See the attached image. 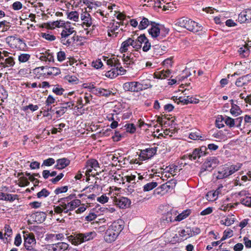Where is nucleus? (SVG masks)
Segmentation results:
<instances>
[{
	"label": "nucleus",
	"mask_w": 251,
	"mask_h": 251,
	"mask_svg": "<svg viewBox=\"0 0 251 251\" xmlns=\"http://www.w3.org/2000/svg\"><path fill=\"white\" fill-rule=\"evenodd\" d=\"M78 40L79 36L74 28L69 25H65L61 33V43L67 47H74Z\"/></svg>",
	"instance_id": "nucleus-1"
},
{
	"label": "nucleus",
	"mask_w": 251,
	"mask_h": 251,
	"mask_svg": "<svg viewBox=\"0 0 251 251\" xmlns=\"http://www.w3.org/2000/svg\"><path fill=\"white\" fill-rule=\"evenodd\" d=\"M124 227V222L121 219L113 222L108 227L105 232L104 240L106 242L111 243L114 241Z\"/></svg>",
	"instance_id": "nucleus-2"
},
{
	"label": "nucleus",
	"mask_w": 251,
	"mask_h": 251,
	"mask_svg": "<svg viewBox=\"0 0 251 251\" xmlns=\"http://www.w3.org/2000/svg\"><path fill=\"white\" fill-rule=\"evenodd\" d=\"M176 25L194 33H198L202 31L203 28L198 23L184 17L179 19L176 23Z\"/></svg>",
	"instance_id": "nucleus-3"
},
{
	"label": "nucleus",
	"mask_w": 251,
	"mask_h": 251,
	"mask_svg": "<svg viewBox=\"0 0 251 251\" xmlns=\"http://www.w3.org/2000/svg\"><path fill=\"white\" fill-rule=\"evenodd\" d=\"M242 166L241 164L236 165H225L219 168L216 178L218 179L227 177L238 171Z\"/></svg>",
	"instance_id": "nucleus-4"
},
{
	"label": "nucleus",
	"mask_w": 251,
	"mask_h": 251,
	"mask_svg": "<svg viewBox=\"0 0 251 251\" xmlns=\"http://www.w3.org/2000/svg\"><path fill=\"white\" fill-rule=\"evenodd\" d=\"M96 235L95 232H88L75 234L74 235L68 236V240L74 245H78L82 243L89 241L93 239Z\"/></svg>",
	"instance_id": "nucleus-5"
},
{
	"label": "nucleus",
	"mask_w": 251,
	"mask_h": 251,
	"mask_svg": "<svg viewBox=\"0 0 251 251\" xmlns=\"http://www.w3.org/2000/svg\"><path fill=\"white\" fill-rule=\"evenodd\" d=\"M151 26L149 33L152 38H157L158 40H163L169 33L168 29L159 25L153 23L151 24Z\"/></svg>",
	"instance_id": "nucleus-6"
},
{
	"label": "nucleus",
	"mask_w": 251,
	"mask_h": 251,
	"mask_svg": "<svg viewBox=\"0 0 251 251\" xmlns=\"http://www.w3.org/2000/svg\"><path fill=\"white\" fill-rule=\"evenodd\" d=\"M71 196L61 199L59 202L60 205L64 208V213H67L69 211H73L81 204L80 200L75 199L71 201Z\"/></svg>",
	"instance_id": "nucleus-7"
},
{
	"label": "nucleus",
	"mask_w": 251,
	"mask_h": 251,
	"mask_svg": "<svg viewBox=\"0 0 251 251\" xmlns=\"http://www.w3.org/2000/svg\"><path fill=\"white\" fill-rule=\"evenodd\" d=\"M220 163L218 159L214 156L207 158L202 165L200 172L202 175L205 171L211 172L214 168L216 167Z\"/></svg>",
	"instance_id": "nucleus-8"
},
{
	"label": "nucleus",
	"mask_w": 251,
	"mask_h": 251,
	"mask_svg": "<svg viewBox=\"0 0 251 251\" xmlns=\"http://www.w3.org/2000/svg\"><path fill=\"white\" fill-rule=\"evenodd\" d=\"M24 246L26 250H31L32 249L35 248L36 244L35 236L32 233L28 232H23Z\"/></svg>",
	"instance_id": "nucleus-9"
},
{
	"label": "nucleus",
	"mask_w": 251,
	"mask_h": 251,
	"mask_svg": "<svg viewBox=\"0 0 251 251\" xmlns=\"http://www.w3.org/2000/svg\"><path fill=\"white\" fill-rule=\"evenodd\" d=\"M121 24H124V21L118 22L113 21L108 26V35L110 37H115L117 36L122 29L120 28Z\"/></svg>",
	"instance_id": "nucleus-10"
},
{
	"label": "nucleus",
	"mask_w": 251,
	"mask_h": 251,
	"mask_svg": "<svg viewBox=\"0 0 251 251\" xmlns=\"http://www.w3.org/2000/svg\"><path fill=\"white\" fill-rule=\"evenodd\" d=\"M156 152L155 148H151L141 150L139 158L142 160H145L151 158Z\"/></svg>",
	"instance_id": "nucleus-11"
},
{
	"label": "nucleus",
	"mask_w": 251,
	"mask_h": 251,
	"mask_svg": "<svg viewBox=\"0 0 251 251\" xmlns=\"http://www.w3.org/2000/svg\"><path fill=\"white\" fill-rule=\"evenodd\" d=\"M79 18L82 21V25L86 27H90L93 24L91 16L86 10H81Z\"/></svg>",
	"instance_id": "nucleus-12"
},
{
	"label": "nucleus",
	"mask_w": 251,
	"mask_h": 251,
	"mask_svg": "<svg viewBox=\"0 0 251 251\" xmlns=\"http://www.w3.org/2000/svg\"><path fill=\"white\" fill-rule=\"evenodd\" d=\"M114 203L120 208H126L130 204V201L126 197H114L113 200Z\"/></svg>",
	"instance_id": "nucleus-13"
},
{
	"label": "nucleus",
	"mask_w": 251,
	"mask_h": 251,
	"mask_svg": "<svg viewBox=\"0 0 251 251\" xmlns=\"http://www.w3.org/2000/svg\"><path fill=\"white\" fill-rule=\"evenodd\" d=\"M91 93L99 97H108L112 93L109 89L98 88L93 86H92Z\"/></svg>",
	"instance_id": "nucleus-14"
},
{
	"label": "nucleus",
	"mask_w": 251,
	"mask_h": 251,
	"mask_svg": "<svg viewBox=\"0 0 251 251\" xmlns=\"http://www.w3.org/2000/svg\"><path fill=\"white\" fill-rule=\"evenodd\" d=\"M238 21L241 23L251 22V9H246L242 11L238 16Z\"/></svg>",
	"instance_id": "nucleus-15"
},
{
	"label": "nucleus",
	"mask_w": 251,
	"mask_h": 251,
	"mask_svg": "<svg viewBox=\"0 0 251 251\" xmlns=\"http://www.w3.org/2000/svg\"><path fill=\"white\" fill-rule=\"evenodd\" d=\"M139 85V82L137 81L127 82L123 84V89L126 91L137 92L140 91Z\"/></svg>",
	"instance_id": "nucleus-16"
},
{
	"label": "nucleus",
	"mask_w": 251,
	"mask_h": 251,
	"mask_svg": "<svg viewBox=\"0 0 251 251\" xmlns=\"http://www.w3.org/2000/svg\"><path fill=\"white\" fill-rule=\"evenodd\" d=\"M99 168V163L95 159H90L86 162V167L83 169H86L85 174H90L92 171H98Z\"/></svg>",
	"instance_id": "nucleus-17"
},
{
	"label": "nucleus",
	"mask_w": 251,
	"mask_h": 251,
	"mask_svg": "<svg viewBox=\"0 0 251 251\" xmlns=\"http://www.w3.org/2000/svg\"><path fill=\"white\" fill-rule=\"evenodd\" d=\"M206 149L205 147H201L200 148L195 149L191 154L189 155V158L191 160H195L199 158L206 154Z\"/></svg>",
	"instance_id": "nucleus-18"
},
{
	"label": "nucleus",
	"mask_w": 251,
	"mask_h": 251,
	"mask_svg": "<svg viewBox=\"0 0 251 251\" xmlns=\"http://www.w3.org/2000/svg\"><path fill=\"white\" fill-rule=\"evenodd\" d=\"M5 41L6 43L12 48H16L18 45H21L22 43L25 44L22 39L14 36H8L6 38Z\"/></svg>",
	"instance_id": "nucleus-19"
},
{
	"label": "nucleus",
	"mask_w": 251,
	"mask_h": 251,
	"mask_svg": "<svg viewBox=\"0 0 251 251\" xmlns=\"http://www.w3.org/2000/svg\"><path fill=\"white\" fill-rule=\"evenodd\" d=\"M126 72V70L120 65L118 69L112 68L111 70L108 71L106 74V76L112 78L119 75H124Z\"/></svg>",
	"instance_id": "nucleus-20"
},
{
	"label": "nucleus",
	"mask_w": 251,
	"mask_h": 251,
	"mask_svg": "<svg viewBox=\"0 0 251 251\" xmlns=\"http://www.w3.org/2000/svg\"><path fill=\"white\" fill-rule=\"evenodd\" d=\"M177 100H178V101H177L178 103L179 102H182L186 104L198 102V100L190 96L179 97L178 99L177 98H176L175 99H174V100L175 101H176Z\"/></svg>",
	"instance_id": "nucleus-21"
},
{
	"label": "nucleus",
	"mask_w": 251,
	"mask_h": 251,
	"mask_svg": "<svg viewBox=\"0 0 251 251\" xmlns=\"http://www.w3.org/2000/svg\"><path fill=\"white\" fill-rule=\"evenodd\" d=\"M141 42V46L142 47L143 51L147 52L150 49H151L152 46L151 43L149 42L148 39L145 36L144 34L139 36V40Z\"/></svg>",
	"instance_id": "nucleus-22"
},
{
	"label": "nucleus",
	"mask_w": 251,
	"mask_h": 251,
	"mask_svg": "<svg viewBox=\"0 0 251 251\" xmlns=\"http://www.w3.org/2000/svg\"><path fill=\"white\" fill-rule=\"evenodd\" d=\"M10 53L8 52V55L3 57L1 60V66L3 68L13 67L15 64V61L13 57L9 56Z\"/></svg>",
	"instance_id": "nucleus-23"
},
{
	"label": "nucleus",
	"mask_w": 251,
	"mask_h": 251,
	"mask_svg": "<svg viewBox=\"0 0 251 251\" xmlns=\"http://www.w3.org/2000/svg\"><path fill=\"white\" fill-rule=\"evenodd\" d=\"M167 48L164 46L159 44H154L152 46L151 50L153 55H161L164 53Z\"/></svg>",
	"instance_id": "nucleus-24"
},
{
	"label": "nucleus",
	"mask_w": 251,
	"mask_h": 251,
	"mask_svg": "<svg viewBox=\"0 0 251 251\" xmlns=\"http://www.w3.org/2000/svg\"><path fill=\"white\" fill-rule=\"evenodd\" d=\"M38 58L41 61L46 62L50 63L54 61L53 55L49 52V50L40 53Z\"/></svg>",
	"instance_id": "nucleus-25"
},
{
	"label": "nucleus",
	"mask_w": 251,
	"mask_h": 251,
	"mask_svg": "<svg viewBox=\"0 0 251 251\" xmlns=\"http://www.w3.org/2000/svg\"><path fill=\"white\" fill-rule=\"evenodd\" d=\"M46 67H40L35 68L33 70V73L35 77L40 79L42 77H45L47 75Z\"/></svg>",
	"instance_id": "nucleus-26"
},
{
	"label": "nucleus",
	"mask_w": 251,
	"mask_h": 251,
	"mask_svg": "<svg viewBox=\"0 0 251 251\" xmlns=\"http://www.w3.org/2000/svg\"><path fill=\"white\" fill-rule=\"evenodd\" d=\"M171 72L170 70H163L161 71H156L153 74L154 78L157 79H165L170 76Z\"/></svg>",
	"instance_id": "nucleus-27"
},
{
	"label": "nucleus",
	"mask_w": 251,
	"mask_h": 251,
	"mask_svg": "<svg viewBox=\"0 0 251 251\" xmlns=\"http://www.w3.org/2000/svg\"><path fill=\"white\" fill-rule=\"evenodd\" d=\"M104 61L106 62L107 65L111 67H113V68H116L118 69L120 65L119 60L115 57L110 58L107 57L104 59Z\"/></svg>",
	"instance_id": "nucleus-28"
},
{
	"label": "nucleus",
	"mask_w": 251,
	"mask_h": 251,
	"mask_svg": "<svg viewBox=\"0 0 251 251\" xmlns=\"http://www.w3.org/2000/svg\"><path fill=\"white\" fill-rule=\"evenodd\" d=\"M32 217L35 219L36 222L41 223L46 220L47 214L44 212H37L32 215Z\"/></svg>",
	"instance_id": "nucleus-29"
},
{
	"label": "nucleus",
	"mask_w": 251,
	"mask_h": 251,
	"mask_svg": "<svg viewBox=\"0 0 251 251\" xmlns=\"http://www.w3.org/2000/svg\"><path fill=\"white\" fill-rule=\"evenodd\" d=\"M65 12L67 15V18L73 21L78 22L80 18V12L79 11H72L70 12H67L66 11L63 10Z\"/></svg>",
	"instance_id": "nucleus-30"
},
{
	"label": "nucleus",
	"mask_w": 251,
	"mask_h": 251,
	"mask_svg": "<svg viewBox=\"0 0 251 251\" xmlns=\"http://www.w3.org/2000/svg\"><path fill=\"white\" fill-rule=\"evenodd\" d=\"M69 245L65 242H59L52 245V250L53 251H65L68 249Z\"/></svg>",
	"instance_id": "nucleus-31"
},
{
	"label": "nucleus",
	"mask_w": 251,
	"mask_h": 251,
	"mask_svg": "<svg viewBox=\"0 0 251 251\" xmlns=\"http://www.w3.org/2000/svg\"><path fill=\"white\" fill-rule=\"evenodd\" d=\"M57 164L55 165V167L57 169L61 170L65 168L70 164V160L63 158L61 159H59L56 161Z\"/></svg>",
	"instance_id": "nucleus-32"
},
{
	"label": "nucleus",
	"mask_w": 251,
	"mask_h": 251,
	"mask_svg": "<svg viewBox=\"0 0 251 251\" xmlns=\"http://www.w3.org/2000/svg\"><path fill=\"white\" fill-rule=\"evenodd\" d=\"M179 234L181 237L186 239L192 237L191 228L190 227H185L179 231Z\"/></svg>",
	"instance_id": "nucleus-33"
},
{
	"label": "nucleus",
	"mask_w": 251,
	"mask_h": 251,
	"mask_svg": "<svg viewBox=\"0 0 251 251\" xmlns=\"http://www.w3.org/2000/svg\"><path fill=\"white\" fill-rule=\"evenodd\" d=\"M238 52L240 55L243 57L248 56L250 54L248 44H245L243 46L240 48Z\"/></svg>",
	"instance_id": "nucleus-34"
},
{
	"label": "nucleus",
	"mask_w": 251,
	"mask_h": 251,
	"mask_svg": "<svg viewBox=\"0 0 251 251\" xmlns=\"http://www.w3.org/2000/svg\"><path fill=\"white\" fill-rule=\"evenodd\" d=\"M132 43L131 41H130V38H128L127 39H126V41L123 42L121 45V47L120 48V51L122 53L126 52L131 47V43Z\"/></svg>",
	"instance_id": "nucleus-35"
},
{
	"label": "nucleus",
	"mask_w": 251,
	"mask_h": 251,
	"mask_svg": "<svg viewBox=\"0 0 251 251\" xmlns=\"http://www.w3.org/2000/svg\"><path fill=\"white\" fill-rule=\"evenodd\" d=\"M138 21H140L138 25V28L140 30H143L147 28L150 24L149 20L145 17L142 18H139Z\"/></svg>",
	"instance_id": "nucleus-36"
},
{
	"label": "nucleus",
	"mask_w": 251,
	"mask_h": 251,
	"mask_svg": "<svg viewBox=\"0 0 251 251\" xmlns=\"http://www.w3.org/2000/svg\"><path fill=\"white\" fill-rule=\"evenodd\" d=\"M230 112L232 116L236 117L240 115L242 111L239 106L235 104H232L230 110Z\"/></svg>",
	"instance_id": "nucleus-37"
},
{
	"label": "nucleus",
	"mask_w": 251,
	"mask_h": 251,
	"mask_svg": "<svg viewBox=\"0 0 251 251\" xmlns=\"http://www.w3.org/2000/svg\"><path fill=\"white\" fill-rule=\"evenodd\" d=\"M45 67L47 75H56L60 73V70L57 67Z\"/></svg>",
	"instance_id": "nucleus-38"
},
{
	"label": "nucleus",
	"mask_w": 251,
	"mask_h": 251,
	"mask_svg": "<svg viewBox=\"0 0 251 251\" xmlns=\"http://www.w3.org/2000/svg\"><path fill=\"white\" fill-rule=\"evenodd\" d=\"M140 91L145 90L147 88L151 87L152 85L151 83V81L149 79H145L142 80L141 83H139Z\"/></svg>",
	"instance_id": "nucleus-39"
},
{
	"label": "nucleus",
	"mask_w": 251,
	"mask_h": 251,
	"mask_svg": "<svg viewBox=\"0 0 251 251\" xmlns=\"http://www.w3.org/2000/svg\"><path fill=\"white\" fill-rule=\"evenodd\" d=\"M190 210H185L176 217L174 220L180 221L187 217L190 215Z\"/></svg>",
	"instance_id": "nucleus-40"
},
{
	"label": "nucleus",
	"mask_w": 251,
	"mask_h": 251,
	"mask_svg": "<svg viewBox=\"0 0 251 251\" xmlns=\"http://www.w3.org/2000/svg\"><path fill=\"white\" fill-rule=\"evenodd\" d=\"M138 40H139V36L138 37V38L135 40L130 38V41L132 42L130 43L131 47L134 49L136 50L140 49L141 48V42L140 41Z\"/></svg>",
	"instance_id": "nucleus-41"
},
{
	"label": "nucleus",
	"mask_w": 251,
	"mask_h": 251,
	"mask_svg": "<svg viewBox=\"0 0 251 251\" xmlns=\"http://www.w3.org/2000/svg\"><path fill=\"white\" fill-rule=\"evenodd\" d=\"M175 182L173 180H172V181H168L166 183L161 185L160 187H159L162 191H165L166 192H167L169 191L171 188H173V184H174Z\"/></svg>",
	"instance_id": "nucleus-42"
},
{
	"label": "nucleus",
	"mask_w": 251,
	"mask_h": 251,
	"mask_svg": "<svg viewBox=\"0 0 251 251\" xmlns=\"http://www.w3.org/2000/svg\"><path fill=\"white\" fill-rule=\"evenodd\" d=\"M47 237L52 240H62L64 239V235L62 233L59 234H48Z\"/></svg>",
	"instance_id": "nucleus-43"
},
{
	"label": "nucleus",
	"mask_w": 251,
	"mask_h": 251,
	"mask_svg": "<svg viewBox=\"0 0 251 251\" xmlns=\"http://www.w3.org/2000/svg\"><path fill=\"white\" fill-rule=\"evenodd\" d=\"M10 27L9 23L6 21L0 22V32H4L7 31Z\"/></svg>",
	"instance_id": "nucleus-44"
},
{
	"label": "nucleus",
	"mask_w": 251,
	"mask_h": 251,
	"mask_svg": "<svg viewBox=\"0 0 251 251\" xmlns=\"http://www.w3.org/2000/svg\"><path fill=\"white\" fill-rule=\"evenodd\" d=\"M109 13L107 11L101 10L99 9L95 12L94 15L98 19H101L102 17H105V16H109Z\"/></svg>",
	"instance_id": "nucleus-45"
},
{
	"label": "nucleus",
	"mask_w": 251,
	"mask_h": 251,
	"mask_svg": "<svg viewBox=\"0 0 251 251\" xmlns=\"http://www.w3.org/2000/svg\"><path fill=\"white\" fill-rule=\"evenodd\" d=\"M157 186V183L156 182H149L144 186L143 190L145 192L150 191L155 188Z\"/></svg>",
	"instance_id": "nucleus-46"
},
{
	"label": "nucleus",
	"mask_w": 251,
	"mask_h": 251,
	"mask_svg": "<svg viewBox=\"0 0 251 251\" xmlns=\"http://www.w3.org/2000/svg\"><path fill=\"white\" fill-rule=\"evenodd\" d=\"M189 138L192 140H201L202 138L201 136V132L199 130L195 131L194 132H192L189 134Z\"/></svg>",
	"instance_id": "nucleus-47"
},
{
	"label": "nucleus",
	"mask_w": 251,
	"mask_h": 251,
	"mask_svg": "<svg viewBox=\"0 0 251 251\" xmlns=\"http://www.w3.org/2000/svg\"><path fill=\"white\" fill-rule=\"evenodd\" d=\"M65 79L72 84H77L79 81V79L74 75H67L65 76Z\"/></svg>",
	"instance_id": "nucleus-48"
},
{
	"label": "nucleus",
	"mask_w": 251,
	"mask_h": 251,
	"mask_svg": "<svg viewBox=\"0 0 251 251\" xmlns=\"http://www.w3.org/2000/svg\"><path fill=\"white\" fill-rule=\"evenodd\" d=\"M122 60L124 64L126 65L127 67L133 64V59L128 55L126 56L125 54H123Z\"/></svg>",
	"instance_id": "nucleus-49"
},
{
	"label": "nucleus",
	"mask_w": 251,
	"mask_h": 251,
	"mask_svg": "<svg viewBox=\"0 0 251 251\" xmlns=\"http://www.w3.org/2000/svg\"><path fill=\"white\" fill-rule=\"evenodd\" d=\"M234 222V219L233 218L226 217L224 219H222L220 221V223L222 225H224L226 226H229L233 224Z\"/></svg>",
	"instance_id": "nucleus-50"
},
{
	"label": "nucleus",
	"mask_w": 251,
	"mask_h": 251,
	"mask_svg": "<svg viewBox=\"0 0 251 251\" xmlns=\"http://www.w3.org/2000/svg\"><path fill=\"white\" fill-rule=\"evenodd\" d=\"M30 55L27 53H22L18 56V60L20 63H25L28 61Z\"/></svg>",
	"instance_id": "nucleus-51"
},
{
	"label": "nucleus",
	"mask_w": 251,
	"mask_h": 251,
	"mask_svg": "<svg viewBox=\"0 0 251 251\" xmlns=\"http://www.w3.org/2000/svg\"><path fill=\"white\" fill-rule=\"evenodd\" d=\"M247 75L242 76L238 78L236 81L235 84L238 87H242L246 83V78Z\"/></svg>",
	"instance_id": "nucleus-52"
},
{
	"label": "nucleus",
	"mask_w": 251,
	"mask_h": 251,
	"mask_svg": "<svg viewBox=\"0 0 251 251\" xmlns=\"http://www.w3.org/2000/svg\"><path fill=\"white\" fill-rule=\"evenodd\" d=\"M50 192L46 189H43L41 191L39 192L37 194V197L38 198H46L49 196Z\"/></svg>",
	"instance_id": "nucleus-53"
},
{
	"label": "nucleus",
	"mask_w": 251,
	"mask_h": 251,
	"mask_svg": "<svg viewBox=\"0 0 251 251\" xmlns=\"http://www.w3.org/2000/svg\"><path fill=\"white\" fill-rule=\"evenodd\" d=\"M225 123L226 126L230 127H232L235 126L234 119L228 116H225L224 118Z\"/></svg>",
	"instance_id": "nucleus-54"
},
{
	"label": "nucleus",
	"mask_w": 251,
	"mask_h": 251,
	"mask_svg": "<svg viewBox=\"0 0 251 251\" xmlns=\"http://www.w3.org/2000/svg\"><path fill=\"white\" fill-rule=\"evenodd\" d=\"M233 236V231L230 229H228L224 231L223 236L221 238V241H224L226 239L231 237Z\"/></svg>",
	"instance_id": "nucleus-55"
},
{
	"label": "nucleus",
	"mask_w": 251,
	"mask_h": 251,
	"mask_svg": "<svg viewBox=\"0 0 251 251\" xmlns=\"http://www.w3.org/2000/svg\"><path fill=\"white\" fill-rule=\"evenodd\" d=\"M16 199H18V196L17 195L5 194V197L4 198V201H9L10 202H12Z\"/></svg>",
	"instance_id": "nucleus-56"
},
{
	"label": "nucleus",
	"mask_w": 251,
	"mask_h": 251,
	"mask_svg": "<svg viewBox=\"0 0 251 251\" xmlns=\"http://www.w3.org/2000/svg\"><path fill=\"white\" fill-rule=\"evenodd\" d=\"M241 203L247 206L251 207V197H246L241 200Z\"/></svg>",
	"instance_id": "nucleus-57"
},
{
	"label": "nucleus",
	"mask_w": 251,
	"mask_h": 251,
	"mask_svg": "<svg viewBox=\"0 0 251 251\" xmlns=\"http://www.w3.org/2000/svg\"><path fill=\"white\" fill-rule=\"evenodd\" d=\"M39 107L37 105H33L32 104H30L28 105L25 106L23 107V110L25 111H27L28 109H30L31 111H35L38 110Z\"/></svg>",
	"instance_id": "nucleus-58"
},
{
	"label": "nucleus",
	"mask_w": 251,
	"mask_h": 251,
	"mask_svg": "<svg viewBox=\"0 0 251 251\" xmlns=\"http://www.w3.org/2000/svg\"><path fill=\"white\" fill-rule=\"evenodd\" d=\"M29 184L28 180L26 178V177L25 176H22L20 178L19 185L21 187H23L24 186H27Z\"/></svg>",
	"instance_id": "nucleus-59"
},
{
	"label": "nucleus",
	"mask_w": 251,
	"mask_h": 251,
	"mask_svg": "<svg viewBox=\"0 0 251 251\" xmlns=\"http://www.w3.org/2000/svg\"><path fill=\"white\" fill-rule=\"evenodd\" d=\"M57 173L55 171H52L51 173H50L48 170H44L43 172V176L45 179L48 178L49 176H54Z\"/></svg>",
	"instance_id": "nucleus-60"
},
{
	"label": "nucleus",
	"mask_w": 251,
	"mask_h": 251,
	"mask_svg": "<svg viewBox=\"0 0 251 251\" xmlns=\"http://www.w3.org/2000/svg\"><path fill=\"white\" fill-rule=\"evenodd\" d=\"M219 193V188L217 189L214 192H209L207 194V197H211L213 200H215L217 198L218 195Z\"/></svg>",
	"instance_id": "nucleus-61"
},
{
	"label": "nucleus",
	"mask_w": 251,
	"mask_h": 251,
	"mask_svg": "<svg viewBox=\"0 0 251 251\" xmlns=\"http://www.w3.org/2000/svg\"><path fill=\"white\" fill-rule=\"evenodd\" d=\"M66 58V53L63 51H59L57 53V59L59 62H62L65 60Z\"/></svg>",
	"instance_id": "nucleus-62"
},
{
	"label": "nucleus",
	"mask_w": 251,
	"mask_h": 251,
	"mask_svg": "<svg viewBox=\"0 0 251 251\" xmlns=\"http://www.w3.org/2000/svg\"><path fill=\"white\" fill-rule=\"evenodd\" d=\"M109 198L105 194H103L101 196L97 198V201L100 203L104 204L108 202Z\"/></svg>",
	"instance_id": "nucleus-63"
},
{
	"label": "nucleus",
	"mask_w": 251,
	"mask_h": 251,
	"mask_svg": "<svg viewBox=\"0 0 251 251\" xmlns=\"http://www.w3.org/2000/svg\"><path fill=\"white\" fill-rule=\"evenodd\" d=\"M126 131L130 133H134L136 130V128L133 124H126L125 125Z\"/></svg>",
	"instance_id": "nucleus-64"
}]
</instances>
